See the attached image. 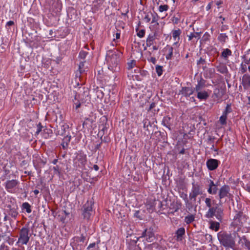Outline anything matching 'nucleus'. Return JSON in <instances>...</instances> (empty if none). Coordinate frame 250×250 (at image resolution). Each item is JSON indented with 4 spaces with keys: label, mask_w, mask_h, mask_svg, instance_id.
I'll return each mask as SVG.
<instances>
[{
    "label": "nucleus",
    "mask_w": 250,
    "mask_h": 250,
    "mask_svg": "<svg viewBox=\"0 0 250 250\" xmlns=\"http://www.w3.org/2000/svg\"><path fill=\"white\" fill-rule=\"evenodd\" d=\"M156 71L158 76H161L163 74V66L157 65L156 66Z\"/></svg>",
    "instance_id": "a19ab883"
},
{
    "label": "nucleus",
    "mask_w": 250,
    "mask_h": 250,
    "mask_svg": "<svg viewBox=\"0 0 250 250\" xmlns=\"http://www.w3.org/2000/svg\"><path fill=\"white\" fill-rule=\"evenodd\" d=\"M122 53L118 50H108L106 53V60L108 64V69L113 72L120 70L119 62Z\"/></svg>",
    "instance_id": "f03ea898"
},
{
    "label": "nucleus",
    "mask_w": 250,
    "mask_h": 250,
    "mask_svg": "<svg viewBox=\"0 0 250 250\" xmlns=\"http://www.w3.org/2000/svg\"><path fill=\"white\" fill-rule=\"evenodd\" d=\"M179 21V19L178 18L174 17L173 20V22H174L175 23H177Z\"/></svg>",
    "instance_id": "338daca9"
},
{
    "label": "nucleus",
    "mask_w": 250,
    "mask_h": 250,
    "mask_svg": "<svg viewBox=\"0 0 250 250\" xmlns=\"http://www.w3.org/2000/svg\"><path fill=\"white\" fill-rule=\"evenodd\" d=\"M100 241H98L96 243L94 242L91 243L87 247V249L88 250H99V247L98 246V244L100 243Z\"/></svg>",
    "instance_id": "7c9ffc66"
},
{
    "label": "nucleus",
    "mask_w": 250,
    "mask_h": 250,
    "mask_svg": "<svg viewBox=\"0 0 250 250\" xmlns=\"http://www.w3.org/2000/svg\"><path fill=\"white\" fill-rule=\"evenodd\" d=\"M246 190L250 193V184H247L245 187Z\"/></svg>",
    "instance_id": "052dcab7"
},
{
    "label": "nucleus",
    "mask_w": 250,
    "mask_h": 250,
    "mask_svg": "<svg viewBox=\"0 0 250 250\" xmlns=\"http://www.w3.org/2000/svg\"><path fill=\"white\" fill-rule=\"evenodd\" d=\"M156 38V33L150 34L146 40V45L148 47H150L151 45L153 44Z\"/></svg>",
    "instance_id": "6ab92c4d"
},
{
    "label": "nucleus",
    "mask_w": 250,
    "mask_h": 250,
    "mask_svg": "<svg viewBox=\"0 0 250 250\" xmlns=\"http://www.w3.org/2000/svg\"><path fill=\"white\" fill-rule=\"evenodd\" d=\"M217 71L223 74H227L228 72V68L225 64H220L216 67Z\"/></svg>",
    "instance_id": "5701e85b"
},
{
    "label": "nucleus",
    "mask_w": 250,
    "mask_h": 250,
    "mask_svg": "<svg viewBox=\"0 0 250 250\" xmlns=\"http://www.w3.org/2000/svg\"><path fill=\"white\" fill-rule=\"evenodd\" d=\"M194 216L192 214L188 215L185 217V222L187 224H189L192 222L194 220Z\"/></svg>",
    "instance_id": "e433bc0d"
},
{
    "label": "nucleus",
    "mask_w": 250,
    "mask_h": 250,
    "mask_svg": "<svg viewBox=\"0 0 250 250\" xmlns=\"http://www.w3.org/2000/svg\"><path fill=\"white\" fill-rule=\"evenodd\" d=\"M182 33V31L179 28L176 30H173L172 31V37L173 39L178 41L180 40V36Z\"/></svg>",
    "instance_id": "b1692460"
},
{
    "label": "nucleus",
    "mask_w": 250,
    "mask_h": 250,
    "mask_svg": "<svg viewBox=\"0 0 250 250\" xmlns=\"http://www.w3.org/2000/svg\"><path fill=\"white\" fill-rule=\"evenodd\" d=\"M92 202L87 201L83 206V216L86 219H89L92 212Z\"/></svg>",
    "instance_id": "1a4fd4ad"
},
{
    "label": "nucleus",
    "mask_w": 250,
    "mask_h": 250,
    "mask_svg": "<svg viewBox=\"0 0 250 250\" xmlns=\"http://www.w3.org/2000/svg\"><path fill=\"white\" fill-rule=\"evenodd\" d=\"M236 214L234 217V221L236 225H242L243 221L245 220L244 215L241 211H236Z\"/></svg>",
    "instance_id": "dca6fc26"
},
{
    "label": "nucleus",
    "mask_w": 250,
    "mask_h": 250,
    "mask_svg": "<svg viewBox=\"0 0 250 250\" xmlns=\"http://www.w3.org/2000/svg\"><path fill=\"white\" fill-rule=\"evenodd\" d=\"M168 9V6L167 4L165 5H161L159 7V11L160 12H163L164 11H167Z\"/></svg>",
    "instance_id": "c03bdc74"
},
{
    "label": "nucleus",
    "mask_w": 250,
    "mask_h": 250,
    "mask_svg": "<svg viewBox=\"0 0 250 250\" xmlns=\"http://www.w3.org/2000/svg\"><path fill=\"white\" fill-rule=\"evenodd\" d=\"M179 209V207L177 205L171 204L169 207V213L174 214L175 212H177Z\"/></svg>",
    "instance_id": "473e14b6"
},
{
    "label": "nucleus",
    "mask_w": 250,
    "mask_h": 250,
    "mask_svg": "<svg viewBox=\"0 0 250 250\" xmlns=\"http://www.w3.org/2000/svg\"><path fill=\"white\" fill-rule=\"evenodd\" d=\"M244 62L245 63V64H248L249 63H250V59H244Z\"/></svg>",
    "instance_id": "774afa93"
},
{
    "label": "nucleus",
    "mask_w": 250,
    "mask_h": 250,
    "mask_svg": "<svg viewBox=\"0 0 250 250\" xmlns=\"http://www.w3.org/2000/svg\"><path fill=\"white\" fill-rule=\"evenodd\" d=\"M151 13V12H149V13L144 12L145 16L144 18V20L145 21V22L148 23L150 21L151 18V16L150 15Z\"/></svg>",
    "instance_id": "37998d69"
},
{
    "label": "nucleus",
    "mask_w": 250,
    "mask_h": 250,
    "mask_svg": "<svg viewBox=\"0 0 250 250\" xmlns=\"http://www.w3.org/2000/svg\"><path fill=\"white\" fill-rule=\"evenodd\" d=\"M239 240L238 243L241 244L243 248L248 250H250V241L247 239L246 236L244 235L242 237L238 236Z\"/></svg>",
    "instance_id": "ddd939ff"
},
{
    "label": "nucleus",
    "mask_w": 250,
    "mask_h": 250,
    "mask_svg": "<svg viewBox=\"0 0 250 250\" xmlns=\"http://www.w3.org/2000/svg\"><path fill=\"white\" fill-rule=\"evenodd\" d=\"M220 222L211 221L210 223V228L215 231L219 230L220 228Z\"/></svg>",
    "instance_id": "bb28decb"
},
{
    "label": "nucleus",
    "mask_w": 250,
    "mask_h": 250,
    "mask_svg": "<svg viewBox=\"0 0 250 250\" xmlns=\"http://www.w3.org/2000/svg\"><path fill=\"white\" fill-rule=\"evenodd\" d=\"M86 163V155L82 151L78 153L73 160L74 167L77 169H84Z\"/></svg>",
    "instance_id": "20e7f679"
},
{
    "label": "nucleus",
    "mask_w": 250,
    "mask_h": 250,
    "mask_svg": "<svg viewBox=\"0 0 250 250\" xmlns=\"http://www.w3.org/2000/svg\"><path fill=\"white\" fill-rule=\"evenodd\" d=\"M211 188H212V190L213 192V194H216L217 193V192L218 190V188H217V185H216L214 186V187H212Z\"/></svg>",
    "instance_id": "6e6d98bb"
},
{
    "label": "nucleus",
    "mask_w": 250,
    "mask_h": 250,
    "mask_svg": "<svg viewBox=\"0 0 250 250\" xmlns=\"http://www.w3.org/2000/svg\"><path fill=\"white\" fill-rule=\"evenodd\" d=\"M135 65V61H132L130 62L127 63L128 69H132Z\"/></svg>",
    "instance_id": "603ef678"
},
{
    "label": "nucleus",
    "mask_w": 250,
    "mask_h": 250,
    "mask_svg": "<svg viewBox=\"0 0 250 250\" xmlns=\"http://www.w3.org/2000/svg\"><path fill=\"white\" fill-rule=\"evenodd\" d=\"M206 81L201 77L200 79L197 81V83L194 89V90L195 91H198L203 90V89L206 87Z\"/></svg>",
    "instance_id": "f3484780"
},
{
    "label": "nucleus",
    "mask_w": 250,
    "mask_h": 250,
    "mask_svg": "<svg viewBox=\"0 0 250 250\" xmlns=\"http://www.w3.org/2000/svg\"><path fill=\"white\" fill-rule=\"evenodd\" d=\"M62 7V3L59 0H54L49 10L53 15H57L61 11Z\"/></svg>",
    "instance_id": "9b49d317"
},
{
    "label": "nucleus",
    "mask_w": 250,
    "mask_h": 250,
    "mask_svg": "<svg viewBox=\"0 0 250 250\" xmlns=\"http://www.w3.org/2000/svg\"><path fill=\"white\" fill-rule=\"evenodd\" d=\"M14 24V21H8V22H7V23L6 24V26H10Z\"/></svg>",
    "instance_id": "13d9d810"
},
{
    "label": "nucleus",
    "mask_w": 250,
    "mask_h": 250,
    "mask_svg": "<svg viewBox=\"0 0 250 250\" xmlns=\"http://www.w3.org/2000/svg\"><path fill=\"white\" fill-rule=\"evenodd\" d=\"M220 162L214 159H209L206 162L207 167L208 170H214L216 169L219 166Z\"/></svg>",
    "instance_id": "f8f14e48"
},
{
    "label": "nucleus",
    "mask_w": 250,
    "mask_h": 250,
    "mask_svg": "<svg viewBox=\"0 0 250 250\" xmlns=\"http://www.w3.org/2000/svg\"><path fill=\"white\" fill-rule=\"evenodd\" d=\"M247 68L246 64H243V63H241V68L240 71L241 72V73H244L247 71Z\"/></svg>",
    "instance_id": "3c124183"
},
{
    "label": "nucleus",
    "mask_w": 250,
    "mask_h": 250,
    "mask_svg": "<svg viewBox=\"0 0 250 250\" xmlns=\"http://www.w3.org/2000/svg\"><path fill=\"white\" fill-rule=\"evenodd\" d=\"M162 124L164 126L168 128L169 129V130H170L171 129L170 126L172 125V123L171 122V118L169 116L164 117L162 120Z\"/></svg>",
    "instance_id": "aec40b11"
},
{
    "label": "nucleus",
    "mask_w": 250,
    "mask_h": 250,
    "mask_svg": "<svg viewBox=\"0 0 250 250\" xmlns=\"http://www.w3.org/2000/svg\"><path fill=\"white\" fill-rule=\"evenodd\" d=\"M54 173L59 175L61 173V168L59 166H56L53 167Z\"/></svg>",
    "instance_id": "de8ad7c7"
},
{
    "label": "nucleus",
    "mask_w": 250,
    "mask_h": 250,
    "mask_svg": "<svg viewBox=\"0 0 250 250\" xmlns=\"http://www.w3.org/2000/svg\"><path fill=\"white\" fill-rule=\"evenodd\" d=\"M71 138V137L70 135H67L63 139L62 142H64L66 144L68 145V144L69 143V142L70 141Z\"/></svg>",
    "instance_id": "49530a36"
},
{
    "label": "nucleus",
    "mask_w": 250,
    "mask_h": 250,
    "mask_svg": "<svg viewBox=\"0 0 250 250\" xmlns=\"http://www.w3.org/2000/svg\"><path fill=\"white\" fill-rule=\"evenodd\" d=\"M205 203L208 210L205 215L207 218H212L215 217L219 222H221L224 216V209L220 204H216V201L210 197L205 199Z\"/></svg>",
    "instance_id": "f257e3e1"
},
{
    "label": "nucleus",
    "mask_w": 250,
    "mask_h": 250,
    "mask_svg": "<svg viewBox=\"0 0 250 250\" xmlns=\"http://www.w3.org/2000/svg\"><path fill=\"white\" fill-rule=\"evenodd\" d=\"M227 119V116L222 114V115L221 116V117L219 118V122H220V124L222 125H226L227 124V122H226Z\"/></svg>",
    "instance_id": "79ce46f5"
},
{
    "label": "nucleus",
    "mask_w": 250,
    "mask_h": 250,
    "mask_svg": "<svg viewBox=\"0 0 250 250\" xmlns=\"http://www.w3.org/2000/svg\"><path fill=\"white\" fill-rule=\"evenodd\" d=\"M215 185H216L214 183L213 181L212 180H210L208 187H214Z\"/></svg>",
    "instance_id": "0e129e2a"
},
{
    "label": "nucleus",
    "mask_w": 250,
    "mask_h": 250,
    "mask_svg": "<svg viewBox=\"0 0 250 250\" xmlns=\"http://www.w3.org/2000/svg\"><path fill=\"white\" fill-rule=\"evenodd\" d=\"M20 182L18 180H9L5 183V188L7 192L11 193H15L18 188Z\"/></svg>",
    "instance_id": "0eeeda50"
},
{
    "label": "nucleus",
    "mask_w": 250,
    "mask_h": 250,
    "mask_svg": "<svg viewBox=\"0 0 250 250\" xmlns=\"http://www.w3.org/2000/svg\"><path fill=\"white\" fill-rule=\"evenodd\" d=\"M0 250H9V248L7 246L5 245V244L2 243L0 246Z\"/></svg>",
    "instance_id": "864d4df0"
},
{
    "label": "nucleus",
    "mask_w": 250,
    "mask_h": 250,
    "mask_svg": "<svg viewBox=\"0 0 250 250\" xmlns=\"http://www.w3.org/2000/svg\"><path fill=\"white\" fill-rule=\"evenodd\" d=\"M185 234V229L183 227L180 228L176 231L175 235L177 240H181L184 235Z\"/></svg>",
    "instance_id": "4be33fe9"
},
{
    "label": "nucleus",
    "mask_w": 250,
    "mask_h": 250,
    "mask_svg": "<svg viewBox=\"0 0 250 250\" xmlns=\"http://www.w3.org/2000/svg\"><path fill=\"white\" fill-rule=\"evenodd\" d=\"M61 146H62V147L63 149H65L67 147L68 145L66 144L64 142L62 141V143L61 144Z\"/></svg>",
    "instance_id": "680f3d73"
},
{
    "label": "nucleus",
    "mask_w": 250,
    "mask_h": 250,
    "mask_svg": "<svg viewBox=\"0 0 250 250\" xmlns=\"http://www.w3.org/2000/svg\"><path fill=\"white\" fill-rule=\"evenodd\" d=\"M22 208L23 209H24L26 210V211L28 213H30L32 211V210H31V206L30 205L27 203V202H24L22 204Z\"/></svg>",
    "instance_id": "c9c22d12"
},
{
    "label": "nucleus",
    "mask_w": 250,
    "mask_h": 250,
    "mask_svg": "<svg viewBox=\"0 0 250 250\" xmlns=\"http://www.w3.org/2000/svg\"><path fill=\"white\" fill-rule=\"evenodd\" d=\"M231 55L232 52L228 48L223 49L221 54V57L225 61H227L228 60V57Z\"/></svg>",
    "instance_id": "412c9836"
},
{
    "label": "nucleus",
    "mask_w": 250,
    "mask_h": 250,
    "mask_svg": "<svg viewBox=\"0 0 250 250\" xmlns=\"http://www.w3.org/2000/svg\"><path fill=\"white\" fill-rule=\"evenodd\" d=\"M85 61L81 62L80 63L78 70L76 72V77L80 78L82 74H84L87 71V67L85 66Z\"/></svg>",
    "instance_id": "4468645a"
},
{
    "label": "nucleus",
    "mask_w": 250,
    "mask_h": 250,
    "mask_svg": "<svg viewBox=\"0 0 250 250\" xmlns=\"http://www.w3.org/2000/svg\"><path fill=\"white\" fill-rule=\"evenodd\" d=\"M71 245L73 250H81L83 248L82 244L75 243L74 241L71 243Z\"/></svg>",
    "instance_id": "f704fd0d"
},
{
    "label": "nucleus",
    "mask_w": 250,
    "mask_h": 250,
    "mask_svg": "<svg viewBox=\"0 0 250 250\" xmlns=\"http://www.w3.org/2000/svg\"><path fill=\"white\" fill-rule=\"evenodd\" d=\"M69 126L66 124L63 123L61 125V130L58 131V134L60 135H63L65 133L66 129H68Z\"/></svg>",
    "instance_id": "c756f323"
},
{
    "label": "nucleus",
    "mask_w": 250,
    "mask_h": 250,
    "mask_svg": "<svg viewBox=\"0 0 250 250\" xmlns=\"http://www.w3.org/2000/svg\"><path fill=\"white\" fill-rule=\"evenodd\" d=\"M197 92V97L200 100L206 101L207 100L210 95V91L209 90H200L196 91Z\"/></svg>",
    "instance_id": "2eb2a0df"
},
{
    "label": "nucleus",
    "mask_w": 250,
    "mask_h": 250,
    "mask_svg": "<svg viewBox=\"0 0 250 250\" xmlns=\"http://www.w3.org/2000/svg\"><path fill=\"white\" fill-rule=\"evenodd\" d=\"M228 29V25H223L222 26H221V31H223L225 30H227Z\"/></svg>",
    "instance_id": "bf43d9fd"
},
{
    "label": "nucleus",
    "mask_w": 250,
    "mask_h": 250,
    "mask_svg": "<svg viewBox=\"0 0 250 250\" xmlns=\"http://www.w3.org/2000/svg\"><path fill=\"white\" fill-rule=\"evenodd\" d=\"M228 36H227L225 33H221L218 37V40L223 43L226 42V40L228 39Z\"/></svg>",
    "instance_id": "4c0bfd02"
},
{
    "label": "nucleus",
    "mask_w": 250,
    "mask_h": 250,
    "mask_svg": "<svg viewBox=\"0 0 250 250\" xmlns=\"http://www.w3.org/2000/svg\"><path fill=\"white\" fill-rule=\"evenodd\" d=\"M10 209L9 211V215L11 216V217L16 218L18 214V212L17 211L18 208H11L10 206L8 207Z\"/></svg>",
    "instance_id": "393cba45"
},
{
    "label": "nucleus",
    "mask_w": 250,
    "mask_h": 250,
    "mask_svg": "<svg viewBox=\"0 0 250 250\" xmlns=\"http://www.w3.org/2000/svg\"><path fill=\"white\" fill-rule=\"evenodd\" d=\"M87 54L88 53L87 52L81 50L79 53V57L80 59H84Z\"/></svg>",
    "instance_id": "a18cd8bd"
},
{
    "label": "nucleus",
    "mask_w": 250,
    "mask_h": 250,
    "mask_svg": "<svg viewBox=\"0 0 250 250\" xmlns=\"http://www.w3.org/2000/svg\"><path fill=\"white\" fill-rule=\"evenodd\" d=\"M30 237L29 229L26 227L22 228L20 231L17 244L21 243V245H27L29 241Z\"/></svg>",
    "instance_id": "39448f33"
},
{
    "label": "nucleus",
    "mask_w": 250,
    "mask_h": 250,
    "mask_svg": "<svg viewBox=\"0 0 250 250\" xmlns=\"http://www.w3.org/2000/svg\"><path fill=\"white\" fill-rule=\"evenodd\" d=\"M194 89L190 87H183L180 93L185 97H189L194 92Z\"/></svg>",
    "instance_id": "a211bd4d"
},
{
    "label": "nucleus",
    "mask_w": 250,
    "mask_h": 250,
    "mask_svg": "<svg viewBox=\"0 0 250 250\" xmlns=\"http://www.w3.org/2000/svg\"><path fill=\"white\" fill-rule=\"evenodd\" d=\"M206 61L205 59H204L203 57H201L199 60L197 62V64L198 66L200 67H202L204 69L206 67Z\"/></svg>",
    "instance_id": "2f4dec72"
},
{
    "label": "nucleus",
    "mask_w": 250,
    "mask_h": 250,
    "mask_svg": "<svg viewBox=\"0 0 250 250\" xmlns=\"http://www.w3.org/2000/svg\"><path fill=\"white\" fill-rule=\"evenodd\" d=\"M242 84L244 86H250V76L244 75L243 77Z\"/></svg>",
    "instance_id": "a878e982"
},
{
    "label": "nucleus",
    "mask_w": 250,
    "mask_h": 250,
    "mask_svg": "<svg viewBox=\"0 0 250 250\" xmlns=\"http://www.w3.org/2000/svg\"><path fill=\"white\" fill-rule=\"evenodd\" d=\"M166 50L167 51L168 53L166 55V58L167 60H170L173 56V48L171 46L167 45Z\"/></svg>",
    "instance_id": "cd10ccee"
},
{
    "label": "nucleus",
    "mask_w": 250,
    "mask_h": 250,
    "mask_svg": "<svg viewBox=\"0 0 250 250\" xmlns=\"http://www.w3.org/2000/svg\"><path fill=\"white\" fill-rule=\"evenodd\" d=\"M208 192L210 194H213V192L212 190L211 187H209L208 188Z\"/></svg>",
    "instance_id": "69168bd1"
},
{
    "label": "nucleus",
    "mask_w": 250,
    "mask_h": 250,
    "mask_svg": "<svg viewBox=\"0 0 250 250\" xmlns=\"http://www.w3.org/2000/svg\"><path fill=\"white\" fill-rule=\"evenodd\" d=\"M145 32L146 31L145 29H141L138 32L137 35L139 38H141L145 36Z\"/></svg>",
    "instance_id": "09e8293b"
},
{
    "label": "nucleus",
    "mask_w": 250,
    "mask_h": 250,
    "mask_svg": "<svg viewBox=\"0 0 250 250\" xmlns=\"http://www.w3.org/2000/svg\"><path fill=\"white\" fill-rule=\"evenodd\" d=\"M85 239V237L83 234L81 236H76L73 239L75 243H83Z\"/></svg>",
    "instance_id": "72a5a7b5"
},
{
    "label": "nucleus",
    "mask_w": 250,
    "mask_h": 250,
    "mask_svg": "<svg viewBox=\"0 0 250 250\" xmlns=\"http://www.w3.org/2000/svg\"><path fill=\"white\" fill-rule=\"evenodd\" d=\"M156 106V104L155 103H152L149 107L148 110H152L153 108H154Z\"/></svg>",
    "instance_id": "4d7b16f0"
},
{
    "label": "nucleus",
    "mask_w": 250,
    "mask_h": 250,
    "mask_svg": "<svg viewBox=\"0 0 250 250\" xmlns=\"http://www.w3.org/2000/svg\"><path fill=\"white\" fill-rule=\"evenodd\" d=\"M231 112H232V109L231 107V104H227V106H226L225 109L223 112L222 114L227 116L228 114L231 113Z\"/></svg>",
    "instance_id": "58836bf2"
},
{
    "label": "nucleus",
    "mask_w": 250,
    "mask_h": 250,
    "mask_svg": "<svg viewBox=\"0 0 250 250\" xmlns=\"http://www.w3.org/2000/svg\"><path fill=\"white\" fill-rule=\"evenodd\" d=\"M151 16L152 18L151 23H154V25L158 26L159 23L158 22L159 17L157 14L155 12L154 13H151Z\"/></svg>",
    "instance_id": "c85d7f7f"
},
{
    "label": "nucleus",
    "mask_w": 250,
    "mask_h": 250,
    "mask_svg": "<svg viewBox=\"0 0 250 250\" xmlns=\"http://www.w3.org/2000/svg\"><path fill=\"white\" fill-rule=\"evenodd\" d=\"M229 191L230 188L229 186L224 185L222 186L219 191L218 196L220 201L226 197L230 198L231 194L229 193Z\"/></svg>",
    "instance_id": "9d476101"
},
{
    "label": "nucleus",
    "mask_w": 250,
    "mask_h": 250,
    "mask_svg": "<svg viewBox=\"0 0 250 250\" xmlns=\"http://www.w3.org/2000/svg\"><path fill=\"white\" fill-rule=\"evenodd\" d=\"M37 131L36 132V134L38 135L41 132L43 127L41 123H39L37 125Z\"/></svg>",
    "instance_id": "8fccbe9b"
},
{
    "label": "nucleus",
    "mask_w": 250,
    "mask_h": 250,
    "mask_svg": "<svg viewBox=\"0 0 250 250\" xmlns=\"http://www.w3.org/2000/svg\"><path fill=\"white\" fill-rule=\"evenodd\" d=\"M76 104L75 108L76 109H78L81 106V103L79 102H77L76 103H75Z\"/></svg>",
    "instance_id": "e2e57ef3"
},
{
    "label": "nucleus",
    "mask_w": 250,
    "mask_h": 250,
    "mask_svg": "<svg viewBox=\"0 0 250 250\" xmlns=\"http://www.w3.org/2000/svg\"><path fill=\"white\" fill-rule=\"evenodd\" d=\"M218 239L221 245L227 249H233L235 247V239L230 233L220 232L218 233Z\"/></svg>",
    "instance_id": "7ed1b4c3"
},
{
    "label": "nucleus",
    "mask_w": 250,
    "mask_h": 250,
    "mask_svg": "<svg viewBox=\"0 0 250 250\" xmlns=\"http://www.w3.org/2000/svg\"><path fill=\"white\" fill-rule=\"evenodd\" d=\"M188 40L191 41L193 38L199 39L200 33L198 32L191 33L188 36Z\"/></svg>",
    "instance_id": "ea45409f"
},
{
    "label": "nucleus",
    "mask_w": 250,
    "mask_h": 250,
    "mask_svg": "<svg viewBox=\"0 0 250 250\" xmlns=\"http://www.w3.org/2000/svg\"><path fill=\"white\" fill-rule=\"evenodd\" d=\"M203 189L202 187L198 184L194 182L192 183V188L191 192L189 194V198L190 200L195 202L197 196L203 194Z\"/></svg>",
    "instance_id": "423d86ee"
},
{
    "label": "nucleus",
    "mask_w": 250,
    "mask_h": 250,
    "mask_svg": "<svg viewBox=\"0 0 250 250\" xmlns=\"http://www.w3.org/2000/svg\"><path fill=\"white\" fill-rule=\"evenodd\" d=\"M147 60L148 62H152L154 64L156 63V59L154 57H150V58H147Z\"/></svg>",
    "instance_id": "5fc2aeb1"
},
{
    "label": "nucleus",
    "mask_w": 250,
    "mask_h": 250,
    "mask_svg": "<svg viewBox=\"0 0 250 250\" xmlns=\"http://www.w3.org/2000/svg\"><path fill=\"white\" fill-rule=\"evenodd\" d=\"M141 237H145L148 242H153L155 239L153 229L151 227L146 229L143 232Z\"/></svg>",
    "instance_id": "6e6552de"
}]
</instances>
